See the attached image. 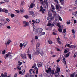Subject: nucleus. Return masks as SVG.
Returning a JSON list of instances; mask_svg holds the SVG:
<instances>
[{"mask_svg":"<svg viewBox=\"0 0 77 77\" xmlns=\"http://www.w3.org/2000/svg\"><path fill=\"white\" fill-rule=\"evenodd\" d=\"M42 30H43V29H42L41 32L40 31H39V30L38 29H34L33 31L36 34H37V33H39V32H40L39 34V35L41 36H42V35H45V32H42Z\"/></svg>","mask_w":77,"mask_h":77,"instance_id":"1","label":"nucleus"},{"mask_svg":"<svg viewBox=\"0 0 77 77\" xmlns=\"http://www.w3.org/2000/svg\"><path fill=\"white\" fill-rule=\"evenodd\" d=\"M36 51H37L39 53V54H41L42 56H43L44 55V53H43V51L41 50L40 49L38 48V47H36Z\"/></svg>","mask_w":77,"mask_h":77,"instance_id":"2","label":"nucleus"},{"mask_svg":"<svg viewBox=\"0 0 77 77\" xmlns=\"http://www.w3.org/2000/svg\"><path fill=\"white\" fill-rule=\"evenodd\" d=\"M51 9L52 12L54 14H56V11H54L55 10V8H54V6L52 4H51Z\"/></svg>","mask_w":77,"mask_h":77,"instance_id":"3","label":"nucleus"},{"mask_svg":"<svg viewBox=\"0 0 77 77\" xmlns=\"http://www.w3.org/2000/svg\"><path fill=\"white\" fill-rule=\"evenodd\" d=\"M11 53L10 52H9L7 54H6V55L4 56V58H5V59H6L9 56H11Z\"/></svg>","mask_w":77,"mask_h":77,"instance_id":"4","label":"nucleus"},{"mask_svg":"<svg viewBox=\"0 0 77 77\" xmlns=\"http://www.w3.org/2000/svg\"><path fill=\"white\" fill-rule=\"evenodd\" d=\"M40 12H42V14H44L45 12V9H43V7L41 6L40 7V10L39 11Z\"/></svg>","mask_w":77,"mask_h":77,"instance_id":"5","label":"nucleus"},{"mask_svg":"<svg viewBox=\"0 0 77 77\" xmlns=\"http://www.w3.org/2000/svg\"><path fill=\"white\" fill-rule=\"evenodd\" d=\"M23 24H25V25L24 26V27H26V26H29L30 25L29 23L27 22L26 21H23Z\"/></svg>","mask_w":77,"mask_h":77,"instance_id":"6","label":"nucleus"},{"mask_svg":"<svg viewBox=\"0 0 77 77\" xmlns=\"http://www.w3.org/2000/svg\"><path fill=\"white\" fill-rule=\"evenodd\" d=\"M21 56L23 59H27V56H26V54H24L23 55L21 54Z\"/></svg>","mask_w":77,"mask_h":77,"instance_id":"7","label":"nucleus"},{"mask_svg":"<svg viewBox=\"0 0 77 77\" xmlns=\"http://www.w3.org/2000/svg\"><path fill=\"white\" fill-rule=\"evenodd\" d=\"M42 63L39 62L37 63V66L38 67H42Z\"/></svg>","mask_w":77,"mask_h":77,"instance_id":"8","label":"nucleus"},{"mask_svg":"<svg viewBox=\"0 0 77 77\" xmlns=\"http://www.w3.org/2000/svg\"><path fill=\"white\" fill-rule=\"evenodd\" d=\"M54 74L55 75V77H57L59 75V72H57L56 71Z\"/></svg>","mask_w":77,"mask_h":77,"instance_id":"9","label":"nucleus"},{"mask_svg":"<svg viewBox=\"0 0 77 77\" xmlns=\"http://www.w3.org/2000/svg\"><path fill=\"white\" fill-rule=\"evenodd\" d=\"M27 44H28V42L26 41L24 42L23 44V46L24 47H25L27 45Z\"/></svg>","mask_w":77,"mask_h":77,"instance_id":"10","label":"nucleus"},{"mask_svg":"<svg viewBox=\"0 0 77 77\" xmlns=\"http://www.w3.org/2000/svg\"><path fill=\"white\" fill-rule=\"evenodd\" d=\"M2 11L4 12H5L6 14L8 13V10L5 9V8H4L2 10Z\"/></svg>","mask_w":77,"mask_h":77,"instance_id":"11","label":"nucleus"},{"mask_svg":"<svg viewBox=\"0 0 77 77\" xmlns=\"http://www.w3.org/2000/svg\"><path fill=\"white\" fill-rule=\"evenodd\" d=\"M39 54V52L37 51L36 52L32 54V55H33L34 56H36L37 55H38Z\"/></svg>","mask_w":77,"mask_h":77,"instance_id":"12","label":"nucleus"},{"mask_svg":"<svg viewBox=\"0 0 77 77\" xmlns=\"http://www.w3.org/2000/svg\"><path fill=\"white\" fill-rule=\"evenodd\" d=\"M51 68H49L48 69V70H46V72L48 74V73H49V72L50 73L51 72Z\"/></svg>","mask_w":77,"mask_h":77,"instance_id":"13","label":"nucleus"},{"mask_svg":"<svg viewBox=\"0 0 77 77\" xmlns=\"http://www.w3.org/2000/svg\"><path fill=\"white\" fill-rule=\"evenodd\" d=\"M27 56L28 57L29 59H30V60H31V59H32V54H27Z\"/></svg>","mask_w":77,"mask_h":77,"instance_id":"14","label":"nucleus"},{"mask_svg":"<svg viewBox=\"0 0 77 77\" xmlns=\"http://www.w3.org/2000/svg\"><path fill=\"white\" fill-rule=\"evenodd\" d=\"M35 4H33V3H31V4L30 5V8L32 9V8H33V6H35Z\"/></svg>","mask_w":77,"mask_h":77,"instance_id":"15","label":"nucleus"},{"mask_svg":"<svg viewBox=\"0 0 77 77\" xmlns=\"http://www.w3.org/2000/svg\"><path fill=\"white\" fill-rule=\"evenodd\" d=\"M31 74H32V73L31 72H30L29 73H27L25 77H29Z\"/></svg>","mask_w":77,"mask_h":77,"instance_id":"16","label":"nucleus"},{"mask_svg":"<svg viewBox=\"0 0 77 77\" xmlns=\"http://www.w3.org/2000/svg\"><path fill=\"white\" fill-rule=\"evenodd\" d=\"M8 15L9 16H11V18H14L15 17V14H10V13L8 14Z\"/></svg>","mask_w":77,"mask_h":77,"instance_id":"17","label":"nucleus"},{"mask_svg":"<svg viewBox=\"0 0 77 77\" xmlns=\"http://www.w3.org/2000/svg\"><path fill=\"white\" fill-rule=\"evenodd\" d=\"M77 6L72 8V9H69V10L70 11H72L75 10V9H77Z\"/></svg>","mask_w":77,"mask_h":77,"instance_id":"18","label":"nucleus"},{"mask_svg":"<svg viewBox=\"0 0 77 77\" xmlns=\"http://www.w3.org/2000/svg\"><path fill=\"white\" fill-rule=\"evenodd\" d=\"M34 69H35V70H36V73L37 74H38L39 72L38 71V68L36 67H35L34 68Z\"/></svg>","mask_w":77,"mask_h":77,"instance_id":"19","label":"nucleus"},{"mask_svg":"<svg viewBox=\"0 0 77 77\" xmlns=\"http://www.w3.org/2000/svg\"><path fill=\"white\" fill-rule=\"evenodd\" d=\"M44 2L46 4V6H47L48 8V2H47V0H44Z\"/></svg>","mask_w":77,"mask_h":77,"instance_id":"20","label":"nucleus"},{"mask_svg":"<svg viewBox=\"0 0 77 77\" xmlns=\"http://www.w3.org/2000/svg\"><path fill=\"white\" fill-rule=\"evenodd\" d=\"M29 15H32L34 14V12H33L32 11H30L29 12Z\"/></svg>","mask_w":77,"mask_h":77,"instance_id":"21","label":"nucleus"},{"mask_svg":"<svg viewBox=\"0 0 77 77\" xmlns=\"http://www.w3.org/2000/svg\"><path fill=\"white\" fill-rule=\"evenodd\" d=\"M53 31L54 32H53L52 33L53 35H56V33H55V32H57L56 30L55 29H54L53 30Z\"/></svg>","mask_w":77,"mask_h":77,"instance_id":"22","label":"nucleus"},{"mask_svg":"<svg viewBox=\"0 0 77 77\" xmlns=\"http://www.w3.org/2000/svg\"><path fill=\"white\" fill-rule=\"evenodd\" d=\"M56 71L57 72H60V68L59 67H57L56 69Z\"/></svg>","mask_w":77,"mask_h":77,"instance_id":"23","label":"nucleus"},{"mask_svg":"<svg viewBox=\"0 0 77 77\" xmlns=\"http://www.w3.org/2000/svg\"><path fill=\"white\" fill-rule=\"evenodd\" d=\"M60 2L61 3L62 5H63L64 4V2L65 1L64 0H59Z\"/></svg>","mask_w":77,"mask_h":77,"instance_id":"24","label":"nucleus"},{"mask_svg":"<svg viewBox=\"0 0 77 77\" xmlns=\"http://www.w3.org/2000/svg\"><path fill=\"white\" fill-rule=\"evenodd\" d=\"M70 53V52H69L67 53V54H66L65 55L66 57H68L69 56Z\"/></svg>","mask_w":77,"mask_h":77,"instance_id":"25","label":"nucleus"},{"mask_svg":"<svg viewBox=\"0 0 77 77\" xmlns=\"http://www.w3.org/2000/svg\"><path fill=\"white\" fill-rule=\"evenodd\" d=\"M17 69L18 70H21V67L20 66H18L17 67Z\"/></svg>","mask_w":77,"mask_h":77,"instance_id":"26","label":"nucleus"},{"mask_svg":"<svg viewBox=\"0 0 77 77\" xmlns=\"http://www.w3.org/2000/svg\"><path fill=\"white\" fill-rule=\"evenodd\" d=\"M22 75H24L25 74V70H23L22 71Z\"/></svg>","mask_w":77,"mask_h":77,"instance_id":"27","label":"nucleus"},{"mask_svg":"<svg viewBox=\"0 0 77 77\" xmlns=\"http://www.w3.org/2000/svg\"><path fill=\"white\" fill-rule=\"evenodd\" d=\"M5 53H6V50L5 49L2 52V54H5Z\"/></svg>","mask_w":77,"mask_h":77,"instance_id":"28","label":"nucleus"},{"mask_svg":"<svg viewBox=\"0 0 77 77\" xmlns=\"http://www.w3.org/2000/svg\"><path fill=\"white\" fill-rule=\"evenodd\" d=\"M36 64L35 63L32 66V68H34L35 67H36Z\"/></svg>","mask_w":77,"mask_h":77,"instance_id":"29","label":"nucleus"},{"mask_svg":"<svg viewBox=\"0 0 77 77\" xmlns=\"http://www.w3.org/2000/svg\"><path fill=\"white\" fill-rule=\"evenodd\" d=\"M11 42V40L10 39H8L7 41V44H9V43Z\"/></svg>","mask_w":77,"mask_h":77,"instance_id":"30","label":"nucleus"},{"mask_svg":"<svg viewBox=\"0 0 77 77\" xmlns=\"http://www.w3.org/2000/svg\"><path fill=\"white\" fill-rule=\"evenodd\" d=\"M48 15L49 16V17H52V14L51 13H50V12L48 13Z\"/></svg>","mask_w":77,"mask_h":77,"instance_id":"31","label":"nucleus"},{"mask_svg":"<svg viewBox=\"0 0 77 77\" xmlns=\"http://www.w3.org/2000/svg\"><path fill=\"white\" fill-rule=\"evenodd\" d=\"M18 63H19L18 64L19 66H20V65H22V62H20V61H18Z\"/></svg>","mask_w":77,"mask_h":77,"instance_id":"32","label":"nucleus"},{"mask_svg":"<svg viewBox=\"0 0 77 77\" xmlns=\"http://www.w3.org/2000/svg\"><path fill=\"white\" fill-rule=\"evenodd\" d=\"M23 17L25 18H26V19L27 18H29V17L28 15H25Z\"/></svg>","mask_w":77,"mask_h":77,"instance_id":"33","label":"nucleus"},{"mask_svg":"<svg viewBox=\"0 0 77 77\" xmlns=\"http://www.w3.org/2000/svg\"><path fill=\"white\" fill-rule=\"evenodd\" d=\"M40 43H38L37 44V45H36V47H39V46H40Z\"/></svg>","mask_w":77,"mask_h":77,"instance_id":"34","label":"nucleus"},{"mask_svg":"<svg viewBox=\"0 0 77 77\" xmlns=\"http://www.w3.org/2000/svg\"><path fill=\"white\" fill-rule=\"evenodd\" d=\"M48 42L49 44H53V42L51 40H48Z\"/></svg>","mask_w":77,"mask_h":77,"instance_id":"35","label":"nucleus"},{"mask_svg":"<svg viewBox=\"0 0 77 77\" xmlns=\"http://www.w3.org/2000/svg\"><path fill=\"white\" fill-rule=\"evenodd\" d=\"M51 73L52 75L54 74V70H52L51 71Z\"/></svg>","mask_w":77,"mask_h":77,"instance_id":"36","label":"nucleus"},{"mask_svg":"<svg viewBox=\"0 0 77 77\" xmlns=\"http://www.w3.org/2000/svg\"><path fill=\"white\" fill-rule=\"evenodd\" d=\"M57 26L59 28H60L61 27V26H60V24L59 23H58L57 24Z\"/></svg>","mask_w":77,"mask_h":77,"instance_id":"37","label":"nucleus"},{"mask_svg":"<svg viewBox=\"0 0 77 77\" xmlns=\"http://www.w3.org/2000/svg\"><path fill=\"white\" fill-rule=\"evenodd\" d=\"M66 23L67 24H71V22H70V21H67L66 22Z\"/></svg>","mask_w":77,"mask_h":77,"instance_id":"38","label":"nucleus"},{"mask_svg":"<svg viewBox=\"0 0 77 77\" xmlns=\"http://www.w3.org/2000/svg\"><path fill=\"white\" fill-rule=\"evenodd\" d=\"M58 31L59 32H60V33H62V29H58Z\"/></svg>","mask_w":77,"mask_h":77,"instance_id":"39","label":"nucleus"},{"mask_svg":"<svg viewBox=\"0 0 77 77\" xmlns=\"http://www.w3.org/2000/svg\"><path fill=\"white\" fill-rule=\"evenodd\" d=\"M57 42L60 44H62V42H61V41H60V40L57 41Z\"/></svg>","mask_w":77,"mask_h":77,"instance_id":"40","label":"nucleus"},{"mask_svg":"<svg viewBox=\"0 0 77 77\" xmlns=\"http://www.w3.org/2000/svg\"><path fill=\"white\" fill-rule=\"evenodd\" d=\"M67 46L68 47H69V48H71V45L70 44H68L67 45Z\"/></svg>","mask_w":77,"mask_h":77,"instance_id":"41","label":"nucleus"},{"mask_svg":"<svg viewBox=\"0 0 77 77\" xmlns=\"http://www.w3.org/2000/svg\"><path fill=\"white\" fill-rule=\"evenodd\" d=\"M20 11L22 13H24V10H23H23H20Z\"/></svg>","mask_w":77,"mask_h":77,"instance_id":"42","label":"nucleus"},{"mask_svg":"<svg viewBox=\"0 0 77 77\" xmlns=\"http://www.w3.org/2000/svg\"><path fill=\"white\" fill-rule=\"evenodd\" d=\"M4 1L6 2V3H9L10 2L9 0H4Z\"/></svg>","mask_w":77,"mask_h":77,"instance_id":"43","label":"nucleus"},{"mask_svg":"<svg viewBox=\"0 0 77 77\" xmlns=\"http://www.w3.org/2000/svg\"><path fill=\"white\" fill-rule=\"evenodd\" d=\"M32 22H33L32 24L33 25H34L35 24V22L34 20H32Z\"/></svg>","mask_w":77,"mask_h":77,"instance_id":"44","label":"nucleus"},{"mask_svg":"<svg viewBox=\"0 0 77 77\" xmlns=\"http://www.w3.org/2000/svg\"><path fill=\"white\" fill-rule=\"evenodd\" d=\"M23 45V44L22 43H21L20 44V47L22 48Z\"/></svg>","mask_w":77,"mask_h":77,"instance_id":"45","label":"nucleus"},{"mask_svg":"<svg viewBox=\"0 0 77 77\" xmlns=\"http://www.w3.org/2000/svg\"><path fill=\"white\" fill-rule=\"evenodd\" d=\"M59 20H60V21H62V18L60 16L59 17Z\"/></svg>","mask_w":77,"mask_h":77,"instance_id":"46","label":"nucleus"},{"mask_svg":"<svg viewBox=\"0 0 77 77\" xmlns=\"http://www.w3.org/2000/svg\"><path fill=\"white\" fill-rule=\"evenodd\" d=\"M64 52L65 53H68V50H67L66 49L64 51Z\"/></svg>","mask_w":77,"mask_h":77,"instance_id":"47","label":"nucleus"},{"mask_svg":"<svg viewBox=\"0 0 77 77\" xmlns=\"http://www.w3.org/2000/svg\"><path fill=\"white\" fill-rule=\"evenodd\" d=\"M51 27H53L54 26V23H52V24H51Z\"/></svg>","mask_w":77,"mask_h":77,"instance_id":"48","label":"nucleus"},{"mask_svg":"<svg viewBox=\"0 0 77 77\" xmlns=\"http://www.w3.org/2000/svg\"><path fill=\"white\" fill-rule=\"evenodd\" d=\"M72 32L73 33V34H74V33H75V31L74 30V29L72 30Z\"/></svg>","mask_w":77,"mask_h":77,"instance_id":"49","label":"nucleus"},{"mask_svg":"<svg viewBox=\"0 0 77 77\" xmlns=\"http://www.w3.org/2000/svg\"><path fill=\"white\" fill-rule=\"evenodd\" d=\"M66 29H64L63 30V33H66Z\"/></svg>","mask_w":77,"mask_h":77,"instance_id":"50","label":"nucleus"},{"mask_svg":"<svg viewBox=\"0 0 77 77\" xmlns=\"http://www.w3.org/2000/svg\"><path fill=\"white\" fill-rule=\"evenodd\" d=\"M77 55H76L75 54H74V56H73V57L74 58H75V57H76V56Z\"/></svg>","mask_w":77,"mask_h":77,"instance_id":"51","label":"nucleus"},{"mask_svg":"<svg viewBox=\"0 0 77 77\" xmlns=\"http://www.w3.org/2000/svg\"><path fill=\"white\" fill-rule=\"evenodd\" d=\"M34 76L33 75H32V73H31V74L30 75V76H29V77H34Z\"/></svg>","mask_w":77,"mask_h":77,"instance_id":"52","label":"nucleus"},{"mask_svg":"<svg viewBox=\"0 0 77 77\" xmlns=\"http://www.w3.org/2000/svg\"><path fill=\"white\" fill-rule=\"evenodd\" d=\"M44 8H47V7L45 6V4H43Z\"/></svg>","mask_w":77,"mask_h":77,"instance_id":"53","label":"nucleus"},{"mask_svg":"<svg viewBox=\"0 0 77 77\" xmlns=\"http://www.w3.org/2000/svg\"><path fill=\"white\" fill-rule=\"evenodd\" d=\"M51 26V23H49L47 25V26Z\"/></svg>","mask_w":77,"mask_h":77,"instance_id":"54","label":"nucleus"},{"mask_svg":"<svg viewBox=\"0 0 77 77\" xmlns=\"http://www.w3.org/2000/svg\"><path fill=\"white\" fill-rule=\"evenodd\" d=\"M24 1L22 2L21 4V5L23 6L24 5Z\"/></svg>","mask_w":77,"mask_h":77,"instance_id":"55","label":"nucleus"},{"mask_svg":"<svg viewBox=\"0 0 77 77\" xmlns=\"http://www.w3.org/2000/svg\"><path fill=\"white\" fill-rule=\"evenodd\" d=\"M6 20L7 21H8V22H9V21H10V20H9V19H6Z\"/></svg>","mask_w":77,"mask_h":77,"instance_id":"56","label":"nucleus"},{"mask_svg":"<svg viewBox=\"0 0 77 77\" xmlns=\"http://www.w3.org/2000/svg\"><path fill=\"white\" fill-rule=\"evenodd\" d=\"M52 18H51L48 21V23H50V22L52 21Z\"/></svg>","mask_w":77,"mask_h":77,"instance_id":"57","label":"nucleus"},{"mask_svg":"<svg viewBox=\"0 0 77 77\" xmlns=\"http://www.w3.org/2000/svg\"><path fill=\"white\" fill-rule=\"evenodd\" d=\"M1 75L2 77H4V76H5V75L4 74H3V73H2Z\"/></svg>","mask_w":77,"mask_h":77,"instance_id":"58","label":"nucleus"},{"mask_svg":"<svg viewBox=\"0 0 77 77\" xmlns=\"http://www.w3.org/2000/svg\"><path fill=\"white\" fill-rule=\"evenodd\" d=\"M35 39H38V37L37 36H35Z\"/></svg>","mask_w":77,"mask_h":77,"instance_id":"59","label":"nucleus"},{"mask_svg":"<svg viewBox=\"0 0 77 77\" xmlns=\"http://www.w3.org/2000/svg\"><path fill=\"white\" fill-rule=\"evenodd\" d=\"M63 61H65V58H64V57H63Z\"/></svg>","mask_w":77,"mask_h":77,"instance_id":"60","label":"nucleus"},{"mask_svg":"<svg viewBox=\"0 0 77 77\" xmlns=\"http://www.w3.org/2000/svg\"><path fill=\"white\" fill-rule=\"evenodd\" d=\"M19 74H22V72L21 71H20L19 72Z\"/></svg>","mask_w":77,"mask_h":77,"instance_id":"61","label":"nucleus"},{"mask_svg":"<svg viewBox=\"0 0 77 77\" xmlns=\"http://www.w3.org/2000/svg\"><path fill=\"white\" fill-rule=\"evenodd\" d=\"M17 75H17V73H15L14 75V77H17Z\"/></svg>","mask_w":77,"mask_h":77,"instance_id":"62","label":"nucleus"},{"mask_svg":"<svg viewBox=\"0 0 77 77\" xmlns=\"http://www.w3.org/2000/svg\"><path fill=\"white\" fill-rule=\"evenodd\" d=\"M54 1L57 3H59V1H58L57 0H55Z\"/></svg>","mask_w":77,"mask_h":77,"instance_id":"63","label":"nucleus"},{"mask_svg":"<svg viewBox=\"0 0 77 77\" xmlns=\"http://www.w3.org/2000/svg\"><path fill=\"white\" fill-rule=\"evenodd\" d=\"M74 24H76L77 23V21H76V20H74Z\"/></svg>","mask_w":77,"mask_h":77,"instance_id":"64","label":"nucleus"}]
</instances>
